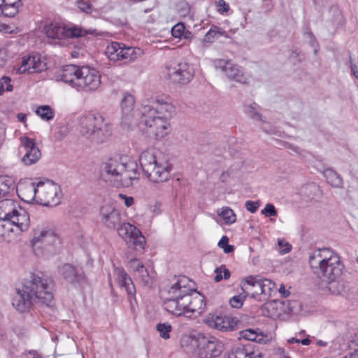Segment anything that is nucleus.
<instances>
[{"label": "nucleus", "mask_w": 358, "mask_h": 358, "mask_svg": "<svg viewBox=\"0 0 358 358\" xmlns=\"http://www.w3.org/2000/svg\"><path fill=\"white\" fill-rule=\"evenodd\" d=\"M194 291V283L188 278H175L162 291L164 308L176 316L190 318L201 315L205 309L206 303L203 296H193Z\"/></svg>", "instance_id": "1"}, {"label": "nucleus", "mask_w": 358, "mask_h": 358, "mask_svg": "<svg viewBox=\"0 0 358 358\" xmlns=\"http://www.w3.org/2000/svg\"><path fill=\"white\" fill-rule=\"evenodd\" d=\"M53 282L43 275L31 274L17 289L13 306L20 313L29 311L34 304L50 306L54 302Z\"/></svg>", "instance_id": "2"}, {"label": "nucleus", "mask_w": 358, "mask_h": 358, "mask_svg": "<svg viewBox=\"0 0 358 358\" xmlns=\"http://www.w3.org/2000/svg\"><path fill=\"white\" fill-rule=\"evenodd\" d=\"M309 264L313 272L328 284L327 288L334 294H338L343 285L338 281L343 271L339 256L329 248L315 250L309 257Z\"/></svg>", "instance_id": "3"}, {"label": "nucleus", "mask_w": 358, "mask_h": 358, "mask_svg": "<svg viewBox=\"0 0 358 358\" xmlns=\"http://www.w3.org/2000/svg\"><path fill=\"white\" fill-rule=\"evenodd\" d=\"M102 178L115 187H128L138 178V165L127 155L115 156L102 166Z\"/></svg>", "instance_id": "4"}, {"label": "nucleus", "mask_w": 358, "mask_h": 358, "mask_svg": "<svg viewBox=\"0 0 358 358\" xmlns=\"http://www.w3.org/2000/svg\"><path fill=\"white\" fill-rule=\"evenodd\" d=\"M143 171L147 178L155 183L164 182L169 180L171 165L166 159L157 157L152 150L143 152L139 157Z\"/></svg>", "instance_id": "5"}, {"label": "nucleus", "mask_w": 358, "mask_h": 358, "mask_svg": "<svg viewBox=\"0 0 358 358\" xmlns=\"http://www.w3.org/2000/svg\"><path fill=\"white\" fill-rule=\"evenodd\" d=\"M79 131L86 138L96 143L106 141L112 134L111 125L104 122L99 113H88L79 119Z\"/></svg>", "instance_id": "6"}, {"label": "nucleus", "mask_w": 358, "mask_h": 358, "mask_svg": "<svg viewBox=\"0 0 358 358\" xmlns=\"http://www.w3.org/2000/svg\"><path fill=\"white\" fill-rule=\"evenodd\" d=\"M24 190L30 192L28 199H34L43 206H56L60 201V187L51 180L31 182Z\"/></svg>", "instance_id": "7"}, {"label": "nucleus", "mask_w": 358, "mask_h": 358, "mask_svg": "<svg viewBox=\"0 0 358 358\" xmlns=\"http://www.w3.org/2000/svg\"><path fill=\"white\" fill-rule=\"evenodd\" d=\"M0 219L15 222L17 231H26L30 226L29 213L13 199L0 201Z\"/></svg>", "instance_id": "8"}, {"label": "nucleus", "mask_w": 358, "mask_h": 358, "mask_svg": "<svg viewBox=\"0 0 358 358\" xmlns=\"http://www.w3.org/2000/svg\"><path fill=\"white\" fill-rule=\"evenodd\" d=\"M141 131L149 138L161 139L167 136L171 130V123L167 120L152 114H141L138 122Z\"/></svg>", "instance_id": "9"}, {"label": "nucleus", "mask_w": 358, "mask_h": 358, "mask_svg": "<svg viewBox=\"0 0 358 358\" xmlns=\"http://www.w3.org/2000/svg\"><path fill=\"white\" fill-rule=\"evenodd\" d=\"M106 55L113 62L124 61L131 62L143 55L141 48L127 46L119 42H111L106 48Z\"/></svg>", "instance_id": "10"}, {"label": "nucleus", "mask_w": 358, "mask_h": 358, "mask_svg": "<svg viewBox=\"0 0 358 358\" xmlns=\"http://www.w3.org/2000/svg\"><path fill=\"white\" fill-rule=\"evenodd\" d=\"M194 75L193 67L186 62H173L166 66L165 78L174 84L186 85Z\"/></svg>", "instance_id": "11"}, {"label": "nucleus", "mask_w": 358, "mask_h": 358, "mask_svg": "<svg viewBox=\"0 0 358 358\" xmlns=\"http://www.w3.org/2000/svg\"><path fill=\"white\" fill-rule=\"evenodd\" d=\"M176 112L175 106L167 98L157 96L152 102L151 106H142L140 114L150 113L157 115L170 122Z\"/></svg>", "instance_id": "12"}, {"label": "nucleus", "mask_w": 358, "mask_h": 358, "mask_svg": "<svg viewBox=\"0 0 358 358\" xmlns=\"http://www.w3.org/2000/svg\"><path fill=\"white\" fill-rule=\"evenodd\" d=\"M117 234L129 247L136 250L144 248L145 239L135 226L127 222L120 224L117 227Z\"/></svg>", "instance_id": "13"}, {"label": "nucleus", "mask_w": 358, "mask_h": 358, "mask_svg": "<svg viewBox=\"0 0 358 358\" xmlns=\"http://www.w3.org/2000/svg\"><path fill=\"white\" fill-rule=\"evenodd\" d=\"M80 71L76 87L85 92H93L100 87L101 76L95 69L83 66Z\"/></svg>", "instance_id": "14"}, {"label": "nucleus", "mask_w": 358, "mask_h": 358, "mask_svg": "<svg viewBox=\"0 0 358 358\" xmlns=\"http://www.w3.org/2000/svg\"><path fill=\"white\" fill-rule=\"evenodd\" d=\"M101 223L107 229H115L122 222L120 211L112 203L102 205L99 210Z\"/></svg>", "instance_id": "15"}, {"label": "nucleus", "mask_w": 358, "mask_h": 358, "mask_svg": "<svg viewBox=\"0 0 358 358\" xmlns=\"http://www.w3.org/2000/svg\"><path fill=\"white\" fill-rule=\"evenodd\" d=\"M222 351V345L215 338L203 337L199 340L196 354L199 358H215Z\"/></svg>", "instance_id": "16"}, {"label": "nucleus", "mask_w": 358, "mask_h": 358, "mask_svg": "<svg viewBox=\"0 0 358 358\" xmlns=\"http://www.w3.org/2000/svg\"><path fill=\"white\" fill-rule=\"evenodd\" d=\"M215 66L217 69H220L229 79L241 83H247L248 78L242 69L231 60L217 59L215 61Z\"/></svg>", "instance_id": "17"}, {"label": "nucleus", "mask_w": 358, "mask_h": 358, "mask_svg": "<svg viewBox=\"0 0 358 358\" xmlns=\"http://www.w3.org/2000/svg\"><path fill=\"white\" fill-rule=\"evenodd\" d=\"M204 321L209 327L221 331H232L237 323L235 318L221 314H208Z\"/></svg>", "instance_id": "18"}, {"label": "nucleus", "mask_w": 358, "mask_h": 358, "mask_svg": "<svg viewBox=\"0 0 358 358\" xmlns=\"http://www.w3.org/2000/svg\"><path fill=\"white\" fill-rule=\"evenodd\" d=\"M20 146L25 150V154L21 159V162L24 165H32L36 163L41 158V152L36 145L34 139L27 136L21 137Z\"/></svg>", "instance_id": "19"}, {"label": "nucleus", "mask_w": 358, "mask_h": 358, "mask_svg": "<svg viewBox=\"0 0 358 358\" xmlns=\"http://www.w3.org/2000/svg\"><path fill=\"white\" fill-rule=\"evenodd\" d=\"M59 239L52 229H36L34 230L31 245L35 248H45L53 245L58 242Z\"/></svg>", "instance_id": "20"}, {"label": "nucleus", "mask_w": 358, "mask_h": 358, "mask_svg": "<svg viewBox=\"0 0 358 358\" xmlns=\"http://www.w3.org/2000/svg\"><path fill=\"white\" fill-rule=\"evenodd\" d=\"M46 69V64L41 59L40 55L35 54L23 57L20 66L17 69L18 73H32L35 72H41Z\"/></svg>", "instance_id": "21"}, {"label": "nucleus", "mask_w": 358, "mask_h": 358, "mask_svg": "<svg viewBox=\"0 0 358 358\" xmlns=\"http://www.w3.org/2000/svg\"><path fill=\"white\" fill-rule=\"evenodd\" d=\"M134 97L130 94H125L121 101L122 124L127 127L134 123Z\"/></svg>", "instance_id": "22"}, {"label": "nucleus", "mask_w": 358, "mask_h": 358, "mask_svg": "<svg viewBox=\"0 0 358 358\" xmlns=\"http://www.w3.org/2000/svg\"><path fill=\"white\" fill-rule=\"evenodd\" d=\"M59 271L66 282L72 285L79 284L85 278L83 269L70 264H64Z\"/></svg>", "instance_id": "23"}, {"label": "nucleus", "mask_w": 358, "mask_h": 358, "mask_svg": "<svg viewBox=\"0 0 358 358\" xmlns=\"http://www.w3.org/2000/svg\"><path fill=\"white\" fill-rule=\"evenodd\" d=\"M241 286L243 292L252 298L258 295H262L259 275L248 276L241 281Z\"/></svg>", "instance_id": "24"}, {"label": "nucleus", "mask_w": 358, "mask_h": 358, "mask_svg": "<svg viewBox=\"0 0 358 358\" xmlns=\"http://www.w3.org/2000/svg\"><path fill=\"white\" fill-rule=\"evenodd\" d=\"M114 275L118 285L121 289H124L128 295H134L135 294L136 289L134 283L122 268H115Z\"/></svg>", "instance_id": "25"}, {"label": "nucleus", "mask_w": 358, "mask_h": 358, "mask_svg": "<svg viewBox=\"0 0 358 358\" xmlns=\"http://www.w3.org/2000/svg\"><path fill=\"white\" fill-rule=\"evenodd\" d=\"M21 6V0H0V15L14 17Z\"/></svg>", "instance_id": "26"}, {"label": "nucleus", "mask_w": 358, "mask_h": 358, "mask_svg": "<svg viewBox=\"0 0 358 358\" xmlns=\"http://www.w3.org/2000/svg\"><path fill=\"white\" fill-rule=\"evenodd\" d=\"M80 67L76 65H66L64 66L60 73L61 80L69 83L73 87H76L77 80L79 78Z\"/></svg>", "instance_id": "27"}, {"label": "nucleus", "mask_w": 358, "mask_h": 358, "mask_svg": "<svg viewBox=\"0 0 358 358\" xmlns=\"http://www.w3.org/2000/svg\"><path fill=\"white\" fill-rule=\"evenodd\" d=\"M21 232L16 230L15 222L0 219V238L9 241Z\"/></svg>", "instance_id": "28"}, {"label": "nucleus", "mask_w": 358, "mask_h": 358, "mask_svg": "<svg viewBox=\"0 0 358 358\" xmlns=\"http://www.w3.org/2000/svg\"><path fill=\"white\" fill-rule=\"evenodd\" d=\"M240 336L245 340L257 342L258 343H266L269 340L268 335L264 334L259 329H244L240 331Z\"/></svg>", "instance_id": "29"}, {"label": "nucleus", "mask_w": 358, "mask_h": 358, "mask_svg": "<svg viewBox=\"0 0 358 358\" xmlns=\"http://www.w3.org/2000/svg\"><path fill=\"white\" fill-rule=\"evenodd\" d=\"M227 358H255V352L249 346L238 345L231 348Z\"/></svg>", "instance_id": "30"}, {"label": "nucleus", "mask_w": 358, "mask_h": 358, "mask_svg": "<svg viewBox=\"0 0 358 358\" xmlns=\"http://www.w3.org/2000/svg\"><path fill=\"white\" fill-rule=\"evenodd\" d=\"M47 36L52 39H62L66 37V28L57 23H50L45 27Z\"/></svg>", "instance_id": "31"}, {"label": "nucleus", "mask_w": 358, "mask_h": 358, "mask_svg": "<svg viewBox=\"0 0 358 358\" xmlns=\"http://www.w3.org/2000/svg\"><path fill=\"white\" fill-rule=\"evenodd\" d=\"M324 176L326 180L331 187L341 188L343 187V179L339 174L331 169H326L324 171Z\"/></svg>", "instance_id": "32"}, {"label": "nucleus", "mask_w": 358, "mask_h": 358, "mask_svg": "<svg viewBox=\"0 0 358 358\" xmlns=\"http://www.w3.org/2000/svg\"><path fill=\"white\" fill-rule=\"evenodd\" d=\"M217 215L223 220L226 224H231L236 220V215L229 207H222L217 210Z\"/></svg>", "instance_id": "33"}, {"label": "nucleus", "mask_w": 358, "mask_h": 358, "mask_svg": "<svg viewBox=\"0 0 358 358\" xmlns=\"http://www.w3.org/2000/svg\"><path fill=\"white\" fill-rule=\"evenodd\" d=\"M14 180L6 176H0V197L6 196L14 188Z\"/></svg>", "instance_id": "34"}, {"label": "nucleus", "mask_w": 358, "mask_h": 358, "mask_svg": "<svg viewBox=\"0 0 358 358\" xmlns=\"http://www.w3.org/2000/svg\"><path fill=\"white\" fill-rule=\"evenodd\" d=\"M221 36H227V33L217 26H212L210 30L204 36L203 41L204 42L211 43L215 41V39L218 38Z\"/></svg>", "instance_id": "35"}, {"label": "nucleus", "mask_w": 358, "mask_h": 358, "mask_svg": "<svg viewBox=\"0 0 358 358\" xmlns=\"http://www.w3.org/2000/svg\"><path fill=\"white\" fill-rule=\"evenodd\" d=\"M259 280L262 287V295L271 296L272 292L275 290V283L270 279L263 278L259 275Z\"/></svg>", "instance_id": "36"}, {"label": "nucleus", "mask_w": 358, "mask_h": 358, "mask_svg": "<svg viewBox=\"0 0 358 358\" xmlns=\"http://www.w3.org/2000/svg\"><path fill=\"white\" fill-rule=\"evenodd\" d=\"M36 113L45 120H50L54 117V113L49 106H41L37 108Z\"/></svg>", "instance_id": "37"}, {"label": "nucleus", "mask_w": 358, "mask_h": 358, "mask_svg": "<svg viewBox=\"0 0 358 358\" xmlns=\"http://www.w3.org/2000/svg\"><path fill=\"white\" fill-rule=\"evenodd\" d=\"M135 277L144 285H149L152 282L153 276L150 274L145 267L141 269Z\"/></svg>", "instance_id": "38"}, {"label": "nucleus", "mask_w": 358, "mask_h": 358, "mask_svg": "<svg viewBox=\"0 0 358 358\" xmlns=\"http://www.w3.org/2000/svg\"><path fill=\"white\" fill-rule=\"evenodd\" d=\"M215 275L214 280L215 282H220L222 279H229L231 275L229 270L224 265H222L220 267L215 268Z\"/></svg>", "instance_id": "39"}, {"label": "nucleus", "mask_w": 358, "mask_h": 358, "mask_svg": "<svg viewBox=\"0 0 358 358\" xmlns=\"http://www.w3.org/2000/svg\"><path fill=\"white\" fill-rule=\"evenodd\" d=\"M94 31H87L79 27H73L66 29V37H80L87 35V34H93Z\"/></svg>", "instance_id": "40"}, {"label": "nucleus", "mask_w": 358, "mask_h": 358, "mask_svg": "<svg viewBox=\"0 0 358 358\" xmlns=\"http://www.w3.org/2000/svg\"><path fill=\"white\" fill-rule=\"evenodd\" d=\"M156 329L159 331L160 336L166 340L169 338V333L172 329V327L170 324L166 323H159L157 324Z\"/></svg>", "instance_id": "41"}, {"label": "nucleus", "mask_w": 358, "mask_h": 358, "mask_svg": "<svg viewBox=\"0 0 358 358\" xmlns=\"http://www.w3.org/2000/svg\"><path fill=\"white\" fill-rule=\"evenodd\" d=\"M13 87L11 85V79L8 76H3L0 78V96L5 92H11Z\"/></svg>", "instance_id": "42"}, {"label": "nucleus", "mask_w": 358, "mask_h": 358, "mask_svg": "<svg viewBox=\"0 0 358 358\" xmlns=\"http://www.w3.org/2000/svg\"><path fill=\"white\" fill-rule=\"evenodd\" d=\"M246 294L243 293L233 296L229 301V303L231 307L235 308H241L243 304V301L246 298Z\"/></svg>", "instance_id": "43"}, {"label": "nucleus", "mask_w": 358, "mask_h": 358, "mask_svg": "<svg viewBox=\"0 0 358 358\" xmlns=\"http://www.w3.org/2000/svg\"><path fill=\"white\" fill-rule=\"evenodd\" d=\"M77 7L81 12L90 14L92 12V6L87 0H79L76 3Z\"/></svg>", "instance_id": "44"}, {"label": "nucleus", "mask_w": 358, "mask_h": 358, "mask_svg": "<svg viewBox=\"0 0 358 358\" xmlns=\"http://www.w3.org/2000/svg\"><path fill=\"white\" fill-rule=\"evenodd\" d=\"M229 238L227 236H224L221 238L220 241L218 242V246L223 249L224 253H230L234 251V246L231 245H229Z\"/></svg>", "instance_id": "45"}, {"label": "nucleus", "mask_w": 358, "mask_h": 358, "mask_svg": "<svg viewBox=\"0 0 358 358\" xmlns=\"http://www.w3.org/2000/svg\"><path fill=\"white\" fill-rule=\"evenodd\" d=\"M185 29V27L182 23H178L171 29L172 36L175 38H181L184 34Z\"/></svg>", "instance_id": "46"}, {"label": "nucleus", "mask_w": 358, "mask_h": 358, "mask_svg": "<svg viewBox=\"0 0 358 358\" xmlns=\"http://www.w3.org/2000/svg\"><path fill=\"white\" fill-rule=\"evenodd\" d=\"M0 31L4 34H17L20 32V29L15 26L0 24Z\"/></svg>", "instance_id": "47"}, {"label": "nucleus", "mask_w": 358, "mask_h": 358, "mask_svg": "<svg viewBox=\"0 0 358 358\" xmlns=\"http://www.w3.org/2000/svg\"><path fill=\"white\" fill-rule=\"evenodd\" d=\"M262 214L266 217L276 216L277 210L273 204L267 203L266 204L264 208L262 210Z\"/></svg>", "instance_id": "48"}, {"label": "nucleus", "mask_w": 358, "mask_h": 358, "mask_svg": "<svg viewBox=\"0 0 358 358\" xmlns=\"http://www.w3.org/2000/svg\"><path fill=\"white\" fill-rule=\"evenodd\" d=\"M129 268L134 271V275L140 272L141 269L145 266L138 259H131L129 262Z\"/></svg>", "instance_id": "49"}, {"label": "nucleus", "mask_w": 358, "mask_h": 358, "mask_svg": "<svg viewBox=\"0 0 358 358\" xmlns=\"http://www.w3.org/2000/svg\"><path fill=\"white\" fill-rule=\"evenodd\" d=\"M260 206V201H246L245 203V207L251 213H255L259 207Z\"/></svg>", "instance_id": "50"}, {"label": "nucleus", "mask_w": 358, "mask_h": 358, "mask_svg": "<svg viewBox=\"0 0 358 358\" xmlns=\"http://www.w3.org/2000/svg\"><path fill=\"white\" fill-rule=\"evenodd\" d=\"M278 245L279 252L281 254H286L289 252L292 248V245L283 240H278Z\"/></svg>", "instance_id": "51"}, {"label": "nucleus", "mask_w": 358, "mask_h": 358, "mask_svg": "<svg viewBox=\"0 0 358 358\" xmlns=\"http://www.w3.org/2000/svg\"><path fill=\"white\" fill-rule=\"evenodd\" d=\"M215 6L217 8V12L220 14L227 13L229 10V6L225 2L224 0H219L215 1Z\"/></svg>", "instance_id": "52"}, {"label": "nucleus", "mask_w": 358, "mask_h": 358, "mask_svg": "<svg viewBox=\"0 0 358 358\" xmlns=\"http://www.w3.org/2000/svg\"><path fill=\"white\" fill-rule=\"evenodd\" d=\"M8 57V52L7 49L3 46L0 45V68L5 66V64H6Z\"/></svg>", "instance_id": "53"}, {"label": "nucleus", "mask_w": 358, "mask_h": 358, "mask_svg": "<svg viewBox=\"0 0 358 358\" xmlns=\"http://www.w3.org/2000/svg\"><path fill=\"white\" fill-rule=\"evenodd\" d=\"M246 112L251 118L256 120H262V116L256 111L255 106H250L248 107Z\"/></svg>", "instance_id": "54"}, {"label": "nucleus", "mask_w": 358, "mask_h": 358, "mask_svg": "<svg viewBox=\"0 0 358 358\" xmlns=\"http://www.w3.org/2000/svg\"><path fill=\"white\" fill-rule=\"evenodd\" d=\"M287 343H289V344H292L294 343H301L303 345H308L310 344L311 341H310V340L308 338H298L292 337V338H291L287 340Z\"/></svg>", "instance_id": "55"}, {"label": "nucleus", "mask_w": 358, "mask_h": 358, "mask_svg": "<svg viewBox=\"0 0 358 358\" xmlns=\"http://www.w3.org/2000/svg\"><path fill=\"white\" fill-rule=\"evenodd\" d=\"M120 196L124 199V204L126 206L129 207L134 204V198L131 196H127L126 195L120 194Z\"/></svg>", "instance_id": "56"}, {"label": "nucleus", "mask_w": 358, "mask_h": 358, "mask_svg": "<svg viewBox=\"0 0 358 358\" xmlns=\"http://www.w3.org/2000/svg\"><path fill=\"white\" fill-rule=\"evenodd\" d=\"M350 69L352 74L357 78H358V68L357 65L353 62L352 57L350 59Z\"/></svg>", "instance_id": "57"}, {"label": "nucleus", "mask_w": 358, "mask_h": 358, "mask_svg": "<svg viewBox=\"0 0 358 358\" xmlns=\"http://www.w3.org/2000/svg\"><path fill=\"white\" fill-rule=\"evenodd\" d=\"M275 353L279 355L280 358H289V357L286 354L285 350L282 348H276Z\"/></svg>", "instance_id": "58"}, {"label": "nucleus", "mask_w": 358, "mask_h": 358, "mask_svg": "<svg viewBox=\"0 0 358 358\" xmlns=\"http://www.w3.org/2000/svg\"><path fill=\"white\" fill-rule=\"evenodd\" d=\"M278 292L282 297H287L290 294V292L286 289L283 285H280Z\"/></svg>", "instance_id": "59"}, {"label": "nucleus", "mask_w": 358, "mask_h": 358, "mask_svg": "<svg viewBox=\"0 0 358 358\" xmlns=\"http://www.w3.org/2000/svg\"><path fill=\"white\" fill-rule=\"evenodd\" d=\"M190 8L188 4H184V8H181V13L182 15H186L189 13Z\"/></svg>", "instance_id": "60"}, {"label": "nucleus", "mask_w": 358, "mask_h": 358, "mask_svg": "<svg viewBox=\"0 0 358 358\" xmlns=\"http://www.w3.org/2000/svg\"><path fill=\"white\" fill-rule=\"evenodd\" d=\"M228 176H229L228 173H227V172H223V173L221 174L220 180H221L222 182H224L225 179H226Z\"/></svg>", "instance_id": "61"}, {"label": "nucleus", "mask_w": 358, "mask_h": 358, "mask_svg": "<svg viewBox=\"0 0 358 358\" xmlns=\"http://www.w3.org/2000/svg\"><path fill=\"white\" fill-rule=\"evenodd\" d=\"M17 117L19 119L20 121L21 122H24L26 119V116L25 115L22 114V113H20L17 115Z\"/></svg>", "instance_id": "62"}, {"label": "nucleus", "mask_w": 358, "mask_h": 358, "mask_svg": "<svg viewBox=\"0 0 358 358\" xmlns=\"http://www.w3.org/2000/svg\"><path fill=\"white\" fill-rule=\"evenodd\" d=\"M288 148L292 149V150H294L296 152H297L299 150V148H297L296 146L291 145H289Z\"/></svg>", "instance_id": "63"}, {"label": "nucleus", "mask_w": 358, "mask_h": 358, "mask_svg": "<svg viewBox=\"0 0 358 358\" xmlns=\"http://www.w3.org/2000/svg\"><path fill=\"white\" fill-rule=\"evenodd\" d=\"M298 336H300V337H303V336H306V332L304 330H301V331H299L298 333Z\"/></svg>", "instance_id": "64"}]
</instances>
